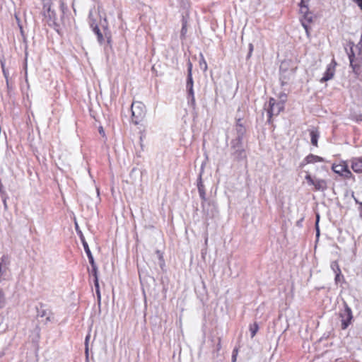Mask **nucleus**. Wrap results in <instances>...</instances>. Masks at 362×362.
Listing matches in <instances>:
<instances>
[{"label": "nucleus", "instance_id": "nucleus-1", "mask_svg": "<svg viewBox=\"0 0 362 362\" xmlns=\"http://www.w3.org/2000/svg\"><path fill=\"white\" fill-rule=\"evenodd\" d=\"M131 110L132 122L135 124H139L146 116V110L144 104L139 101L134 102Z\"/></svg>", "mask_w": 362, "mask_h": 362}, {"label": "nucleus", "instance_id": "nucleus-2", "mask_svg": "<svg viewBox=\"0 0 362 362\" xmlns=\"http://www.w3.org/2000/svg\"><path fill=\"white\" fill-rule=\"evenodd\" d=\"M284 108V103L283 100L276 102L275 99L270 98L269 102V109L267 113L269 115V121L270 122L272 116L278 115Z\"/></svg>", "mask_w": 362, "mask_h": 362}, {"label": "nucleus", "instance_id": "nucleus-3", "mask_svg": "<svg viewBox=\"0 0 362 362\" xmlns=\"http://www.w3.org/2000/svg\"><path fill=\"white\" fill-rule=\"evenodd\" d=\"M332 169L335 173L344 177V178L349 179L352 176V173L349 170L348 165L344 161H342L339 164H333Z\"/></svg>", "mask_w": 362, "mask_h": 362}, {"label": "nucleus", "instance_id": "nucleus-4", "mask_svg": "<svg viewBox=\"0 0 362 362\" xmlns=\"http://www.w3.org/2000/svg\"><path fill=\"white\" fill-rule=\"evenodd\" d=\"M339 316L341 318V329H346L351 324L353 318L351 309L347 304H345L344 309L340 313Z\"/></svg>", "mask_w": 362, "mask_h": 362}, {"label": "nucleus", "instance_id": "nucleus-5", "mask_svg": "<svg viewBox=\"0 0 362 362\" xmlns=\"http://www.w3.org/2000/svg\"><path fill=\"white\" fill-rule=\"evenodd\" d=\"M9 264L10 259L7 255H3L0 257V282L5 279L4 276L9 269Z\"/></svg>", "mask_w": 362, "mask_h": 362}, {"label": "nucleus", "instance_id": "nucleus-6", "mask_svg": "<svg viewBox=\"0 0 362 362\" xmlns=\"http://www.w3.org/2000/svg\"><path fill=\"white\" fill-rule=\"evenodd\" d=\"M335 64L336 63L332 62L327 65L326 71L324 74L323 77L320 79L321 83L326 82L333 78L335 72Z\"/></svg>", "mask_w": 362, "mask_h": 362}, {"label": "nucleus", "instance_id": "nucleus-7", "mask_svg": "<svg viewBox=\"0 0 362 362\" xmlns=\"http://www.w3.org/2000/svg\"><path fill=\"white\" fill-rule=\"evenodd\" d=\"M286 66L285 63H282L280 66V72H281V80L282 81V84L286 83L287 80H289L291 76L294 74L293 69H291L290 71H287L286 69L284 68Z\"/></svg>", "mask_w": 362, "mask_h": 362}, {"label": "nucleus", "instance_id": "nucleus-8", "mask_svg": "<svg viewBox=\"0 0 362 362\" xmlns=\"http://www.w3.org/2000/svg\"><path fill=\"white\" fill-rule=\"evenodd\" d=\"M354 44L353 42L351 43L350 52L348 53L349 59L350 64L353 62H357L358 59H362V54H360L359 49H356L358 51L357 54H356L355 50L354 49Z\"/></svg>", "mask_w": 362, "mask_h": 362}, {"label": "nucleus", "instance_id": "nucleus-9", "mask_svg": "<svg viewBox=\"0 0 362 362\" xmlns=\"http://www.w3.org/2000/svg\"><path fill=\"white\" fill-rule=\"evenodd\" d=\"M314 190L324 192L327 189V182L326 180L317 178L315 180Z\"/></svg>", "mask_w": 362, "mask_h": 362}, {"label": "nucleus", "instance_id": "nucleus-10", "mask_svg": "<svg viewBox=\"0 0 362 362\" xmlns=\"http://www.w3.org/2000/svg\"><path fill=\"white\" fill-rule=\"evenodd\" d=\"M350 66L358 77H362V59H358L357 62L350 64Z\"/></svg>", "mask_w": 362, "mask_h": 362}, {"label": "nucleus", "instance_id": "nucleus-11", "mask_svg": "<svg viewBox=\"0 0 362 362\" xmlns=\"http://www.w3.org/2000/svg\"><path fill=\"white\" fill-rule=\"evenodd\" d=\"M80 238H81V240L82 242V244H83V248H84V250L88 256V260H89V262L90 263H93V255L90 250V248L88 247V245L87 243V242L85 240V238L84 236L83 235V234L81 233V232H80Z\"/></svg>", "mask_w": 362, "mask_h": 362}, {"label": "nucleus", "instance_id": "nucleus-12", "mask_svg": "<svg viewBox=\"0 0 362 362\" xmlns=\"http://www.w3.org/2000/svg\"><path fill=\"white\" fill-rule=\"evenodd\" d=\"M351 168L356 173H362V159L353 158L351 160Z\"/></svg>", "mask_w": 362, "mask_h": 362}, {"label": "nucleus", "instance_id": "nucleus-13", "mask_svg": "<svg viewBox=\"0 0 362 362\" xmlns=\"http://www.w3.org/2000/svg\"><path fill=\"white\" fill-rule=\"evenodd\" d=\"M197 187H198V191H199V196H200L202 200L206 201V192H205L204 186L202 183L201 175H199V179H198Z\"/></svg>", "mask_w": 362, "mask_h": 362}, {"label": "nucleus", "instance_id": "nucleus-14", "mask_svg": "<svg viewBox=\"0 0 362 362\" xmlns=\"http://www.w3.org/2000/svg\"><path fill=\"white\" fill-rule=\"evenodd\" d=\"M90 26L93 28V32L97 35L98 41L99 42L100 44H102L104 41V37H103V35L100 32L99 28L98 27L97 25H94L93 23L90 24Z\"/></svg>", "mask_w": 362, "mask_h": 362}, {"label": "nucleus", "instance_id": "nucleus-15", "mask_svg": "<svg viewBox=\"0 0 362 362\" xmlns=\"http://www.w3.org/2000/svg\"><path fill=\"white\" fill-rule=\"evenodd\" d=\"M324 160L322 157L310 154L305 158L307 163H314L317 162H322Z\"/></svg>", "mask_w": 362, "mask_h": 362}, {"label": "nucleus", "instance_id": "nucleus-16", "mask_svg": "<svg viewBox=\"0 0 362 362\" xmlns=\"http://www.w3.org/2000/svg\"><path fill=\"white\" fill-rule=\"evenodd\" d=\"M188 93V103H191L192 105H194L195 104V98H194V93L193 90V87L186 88Z\"/></svg>", "mask_w": 362, "mask_h": 362}, {"label": "nucleus", "instance_id": "nucleus-17", "mask_svg": "<svg viewBox=\"0 0 362 362\" xmlns=\"http://www.w3.org/2000/svg\"><path fill=\"white\" fill-rule=\"evenodd\" d=\"M92 266V273H93V275L95 277V279H94V284H95V287H98V268H97V266L95 263V261L93 260V263H90Z\"/></svg>", "mask_w": 362, "mask_h": 362}, {"label": "nucleus", "instance_id": "nucleus-18", "mask_svg": "<svg viewBox=\"0 0 362 362\" xmlns=\"http://www.w3.org/2000/svg\"><path fill=\"white\" fill-rule=\"evenodd\" d=\"M300 11L301 13L305 15V20H306L308 23L312 21V16L307 13L308 8L307 6L303 5V3H301Z\"/></svg>", "mask_w": 362, "mask_h": 362}, {"label": "nucleus", "instance_id": "nucleus-19", "mask_svg": "<svg viewBox=\"0 0 362 362\" xmlns=\"http://www.w3.org/2000/svg\"><path fill=\"white\" fill-rule=\"evenodd\" d=\"M236 131L238 134V138L237 139V143L238 144L240 142L241 137L244 134L245 129L243 125H236Z\"/></svg>", "mask_w": 362, "mask_h": 362}, {"label": "nucleus", "instance_id": "nucleus-20", "mask_svg": "<svg viewBox=\"0 0 362 362\" xmlns=\"http://www.w3.org/2000/svg\"><path fill=\"white\" fill-rule=\"evenodd\" d=\"M310 137H311V143L313 145L317 146V139L319 137V134L317 131L312 130L310 132Z\"/></svg>", "mask_w": 362, "mask_h": 362}, {"label": "nucleus", "instance_id": "nucleus-21", "mask_svg": "<svg viewBox=\"0 0 362 362\" xmlns=\"http://www.w3.org/2000/svg\"><path fill=\"white\" fill-rule=\"evenodd\" d=\"M45 17H49L50 21H54L56 19V14L54 11H52L50 8V6L47 8V10L46 12H45Z\"/></svg>", "mask_w": 362, "mask_h": 362}, {"label": "nucleus", "instance_id": "nucleus-22", "mask_svg": "<svg viewBox=\"0 0 362 362\" xmlns=\"http://www.w3.org/2000/svg\"><path fill=\"white\" fill-rule=\"evenodd\" d=\"M259 329V326L257 323H254L250 326V331L251 333V337L253 338Z\"/></svg>", "mask_w": 362, "mask_h": 362}, {"label": "nucleus", "instance_id": "nucleus-23", "mask_svg": "<svg viewBox=\"0 0 362 362\" xmlns=\"http://www.w3.org/2000/svg\"><path fill=\"white\" fill-rule=\"evenodd\" d=\"M305 180L307 181L308 184L309 185L313 186L315 185V180L316 179V177H312L310 173H307V175L305 177Z\"/></svg>", "mask_w": 362, "mask_h": 362}, {"label": "nucleus", "instance_id": "nucleus-24", "mask_svg": "<svg viewBox=\"0 0 362 362\" xmlns=\"http://www.w3.org/2000/svg\"><path fill=\"white\" fill-rule=\"evenodd\" d=\"M330 267L334 274H337V272L341 273V269L339 268V265L337 261L332 262L331 263Z\"/></svg>", "mask_w": 362, "mask_h": 362}, {"label": "nucleus", "instance_id": "nucleus-25", "mask_svg": "<svg viewBox=\"0 0 362 362\" xmlns=\"http://www.w3.org/2000/svg\"><path fill=\"white\" fill-rule=\"evenodd\" d=\"M103 28H104V35H105V37L107 39V42L110 43V39H111L110 32L109 31L107 25H103Z\"/></svg>", "mask_w": 362, "mask_h": 362}, {"label": "nucleus", "instance_id": "nucleus-26", "mask_svg": "<svg viewBox=\"0 0 362 362\" xmlns=\"http://www.w3.org/2000/svg\"><path fill=\"white\" fill-rule=\"evenodd\" d=\"M6 298L4 291L0 288V308H2L5 305Z\"/></svg>", "mask_w": 362, "mask_h": 362}, {"label": "nucleus", "instance_id": "nucleus-27", "mask_svg": "<svg viewBox=\"0 0 362 362\" xmlns=\"http://www.w3.org/2000/svg\"><path fill=\"white\" fill-rule=\"evenodd\" d=\"M191 87H193V79H192V74L189 73L187 74L186 88H191Z\"/></svg>", "mask_w": 362, "mask_h": 362}, {"label": "nucleus", "instance_id": "nucleus-28", "mask_svg": "<svg viewBox=\"0 0 362 362\" xmlns=\"http://www.w3.org/2000/svg\"><path fill=\"white\" fill-rule=\"evenodd\" d=\"M199 66L201 69H202L204 71H206L207 69V64L203 57L202 54H201V59L199 61Z\"/></svg>", "mask_w": 362, "mask_h": 362}, {"label": "nucleus", "instance_id": "nucleus-29", "mask_svg": "<svg viewBox=\"0 0 362 362\" xmlns=\"http://www.w3.org/2000/svg\"><path fill=\"white\" fill-rule=\"evenodd\" d=\"M1 69H2V71H3V74H4V76L6 78V81L8 82V71L5 69V63H4V62L3 60H1Z\"/></svg>", "mask_w": 362, "mask_h": 362}, {"label": "nucleus", "instance_id": "nucleus-30", "mask_svg": "<svg viewBox=\"0 0 362 362\" xmlns=\"http://www.w3.org/2000/svg\"><path fill=\"white\" fill-rule=\"evenodd\" d=\"M186 33H187V22L183 21L182 27V30H181V36L185 37Z\"/></svg>", "mask_w": 362, "mask_h": 362}, {"label": "nucleus", "instance_id": "nucleus-31", "mask_svg": "<svg viewBox=\"0 0 362 362\" xmlns=\"http://www.w3.org/2000/svg\"><path fill=\"white\" fill-rule=\"evenodd\" d=\"M49 313H51V312L47 310H42L38 312L37 315L41 317H47Z\"/></svg>", "mask_w": 362, "mask_h": 362}, {"label": "nucleus", "instance_id": "nucleus-32", "mask_svg": "<svg viewBox=\"0 0 362 362\" xmlns=\"http://www.w3.org/2000/svg\"><path fill=\"white\" fill-rule=\"evenodd\" d=\"M355 49H359L360 54H362V37L357 45L355 47Z\"/></svg>", "mask_w": 362, "mask_h": 362}, {"label": "nucleus", "instance_id": "nucleus-33", "mask_svg": "<svg viewBox=\"0 0 362 362\" xmlns=\"http://www.w3.org/2000/svg\"><path fill=\"white\" fill-rule=\"evenodd\" d=\"M157 254H158V258H159V259L160 261V266L161 267H163V266L164 265V260L163 259V255H162L161 252H160V251H157Z\"/></svg>", "mask_w": 362, "mask_h": 362}, {"label": "nucleus", "instance_id": "nucleus-34", "mask_svg": "<svg viewBox=\"0 0 362 362\" xmlns=\"http://www.w3.org/2000/svg\"><path fill=\"white\" fill-rule=\"evenodd\" d=\"M341 278H343V276L341 275V273L337 272V274H335V279H334L335 282L336 283L339 282Z\"/></svg>", "mask_w": 362, "mask_h": 362}, {"label": "nucleus", "instance_id": "nucleus-35", "mask_svg": "<svg viewBox=\"0 0 362 362\" xmlns=\"http://www.w3.org/2000/svg\"><path fill=\"white\" fill-rule=\"evenodd\" d=\"M53 320V315L52 313H49L48 315L46 317L47 322H51Z\"/></svg>", "mask_w": 362, "mask_h": 362}, {"label": "nucleus", "instance_id": "nucleus-36", "mask_svg": "<svg viewBox=\"0 0 362 362\" xmlns=\"http://www.w3.org/2000/svg\"><path fill=\"white\" fill-rule=\"evenodd\" d=\"M252 51H253V45L252 43H250L249 45V54H248L249 57L252 54Z\"/></svg>", "mask_w": 362, "mask_h": 362}, {"label": "nucleus", "instance_id": "nucleus-37", "mask_svg": "<svg viewBox=\"0 0 362 362\" xmlns=\"http://www.w3.org/2000/svg\"><path fill=\"white\" fill-rule=\"evenodd\" d=\"M89 339V336H87L86 338V356H88V340Z\"/></svg>", "mask_w": 362, "mask_h": 362}, {"label": "nucleus", "instance_id": "nucleus-38", "mask_svg": "<svg viewBox=\"0 0 362 362\" xmlns=\"http://www.w3.org/2000/svg\"><path fill=\"white\" fill-rule=\"evenodd\" d=\"M358 6L362 9V0H354Z\"/></svg>", "mask_w": 362, "mask_h": 362}, {"label": "nucleus", "instance_id": "nucleus-39", "mask_svg": "<svg viewBox=\"0 0 362 362\" xmlns=\"http://www.w3.org/2000/svg\"><path fill=\"white\" fill-rule=\"evenodd\" d=\"M99 133L103 136H105V131L102 127H100V128H99Z\"/></svg>", "mask_w": 362, "mask_h": 362}, {"label": "nucleus", "instance_id": "nucleus-40", "mask_svg": "<svg viewBox=\"0 0 362 362\" xmlns=\"http://www.w3.org/2000/svg\"><path fill=\"white\" fill-rule=\"evenodd\" d=\"M95 288H96V293H97L98 298L100 300V290H99V286L95 287Z\"/></svg>", "mask_w": 362, "mask_h": 362}, {"label": "nucleus", "instance_id": "nucleus-41", "mask_svg": "<svg viewBox=\"0 0 362 362\" xmlns=\"http://www.w3.org/2000/svg\"><path fill=\"white\" fill-rule=\"evenodd\" d=\"M236 152H238L240 156H242L243 150L240 149V148L238 147V149L236 150Z\"/></svg>", "mask_w": 362, "mask_h": 362}, {"label": "nucleus", "instance_id": "nucleus-42", "mask_svg": "<svg viewBox=\"0 0 362 362\" xmlns=\"http://www.w3.org/2000/svg\"><path fill=\"white\" fill-rule=\"evenodd\" d=\"M302 25L304 27V28L305 29L306 32H308V25L304 21H302Z\"/></svg>", "mask_w": 362, "mask_h": 362}, {"label": "nucleus", "instance_id": "nucleus-43", "mask_svg": "<svg viewBox=\"0 0 362 362\" xmlns=\"http://www.w3.org/2000/svg\"><path fill=\"white\" fill-rule=\"evenodd\" d=\"M192 74V64L189 62L188 64V74Z\"/></svg>", "mask_w": 362, "mask_h": 362}, {"label": "nucleus", "instance_id": "nucleus-44", "mask_svg": "<svg viewBox=\"0 0 362 362\" xmlns=\"http://www.w3.org/2000/svg\"><path fill=\"white\" fill-rule=\"evenodd\" d=\"M235 351H233V354L232 356V361L233 362H235L236 361V355L234 354Z\"/></svg>", "mask_w": 362, "mask_h": 362}, {"label": "nucleus", "instance_id": "nucleus-45", "mask_svg": "<svg viewBox=\"0 0 362 362\" xmlns=\"http://www.w3.org/2000/svg\"><path fill=\"white\" fill-rule=\"evenodd\" d=\"M3 202H4V206L5 209H6L7 208V203H6V198L4 199Z\"/></svg>", "mask_w": 362, "mask_h": 362}, {"label": "nucleus", "instance_id": "nucleus-46", "mask_svg": "<svg viewBox=\"0 0 362 362\" xmlns=\"http://www.w3.org/2000/svg\"><path fill=\"white\" fill-rule=\"evenodd\" d=\"M237 125H242V124H240V119H238V120Z\"/></svg>", "mask_w": 362, "mask_h": 362}, {"label": "nucleus", "instance_id": "nucleus-47", "mask_svg": "<svg viewBox=\"0 0 362 362\" xmlns=\"http://www.w3.org/2000/svg\"><path fill=\"white\" fill-rule=\"evenodd\" d=\"M317 222L318 221V219H319V216H317Z\"/></svg>", "mask_w": 362, "mask_h": 362}]
</instances>
